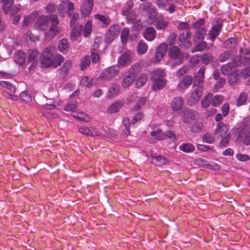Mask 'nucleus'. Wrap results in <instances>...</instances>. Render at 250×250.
Here are the masks:
<instances>
[{
	"label": "nucleus",
	"mask_w": 250,
	"mask_h": 250,
	"mask_svg": "<svg viewBox=\"0 0 250 250\" xmlns=\"http://www.w3.org/2000/svg\"><path fill=\"white\" fill-rule=\"evenodd\" d=\"M248 96V94L245 92L240 93L236 101V105L239 106L244 104L247 100Z\"/></svg>",
	"instance_id": "a19ab883"
},
{
	"label": "nucleus",
	"mask_w": 250,
	"mask_h": 250,
	"mask_svg": "<svg viewBox=\"0 0 250 250\" xmlns=\"http://www.w3.org/2000/svg\"><path fill=\"white\" fill-rule=\"evenodd\" d=\"M184 104V99L181 96L173 98L171 102L170 106L172 110L177 111L181 109Z\"/></svg>",
	"instance_id": "4468645a"
},
{
	"label": "nucleus",
	"mask_w": 250,
	"mask_h": 250,
	"mask_svg": "<svg viewBox=\"0 0 250 250\" xmlns=\"http://www.w3.org/2000/svg\"><path fill=\"white\" fill-rule=\"evenodd\" d=\"M237 44V40L233 38H230L223 42V45L225 48H233Z\"/></svg>",
	"instance_id": "72a5a7b5"
},
{
	"label": "nucleus",
	"mask_w": 250,
	"mask_h": 250,
	"mask_svg": "<svg viewBox=\"0 0 250 250\" xmlns=\"http://www.w3.org/2000/svg\"><path fill=\"white\" fill-rule=\"evenodd\" d=\"M42 65L43 67H49L50 66L53 67V60L52 56L50 53H47L45 55L43 54V58L41 62Z\"/></svg>",
	"instance_id": "4be33fe9"
},
{
	"label": "nucleus",
	"mask_w": 250,
	"mask_h": 250,
	"mask_svg": "<svg viewBox=\"0 0 250 250\" xmlns=\"http://www.w3.org/2000/svg\"><path fill=\"white\" fill-rule=\"evenodd\" d=\"M213 61V58L211 54L209 53H204L202 56V62L205 64H208L212 63Z\"/></svg>",
	"instance_id": "603ef678"
},
{
	"label": "nucleus",
	"mask_w": 250,
	"mask_h": 250,
	"mask_svg": "<svg viewBox=\"0 0 250 250\" xmlns=\"http://www.w3.org/2000/svg\"><path fill=\"white\" fill-rule=\"evenodd\" d=\"M0 85L3 87H5L9 89L11 92L13 93L15 92L16 90V88L14 85L7 81H0Z\"/></svg>",
	"instance_id": "864d4df0"
},
{
	"label": "nucleus",
	"mask_w": 250,
	"mask_h": 250,
	"mask_svg": "<svg viewBox=\"0 0 250 250\" xmlns=\"http://www.w3.org/2000/svg\"><path fill=\"white\" fill-rule=\"evenodd\" d=\"M147 48V45L143 41H140L138 44L137 52L140 54H144L146 52Z\"/></svg>",
	"instance_id": "49530a36"
},
{
	"label": "nucleus",
	"mask_w": 250,
	"mask_h": 250,
	"mask_svg": "<svg viewBox=\"0 0 250 250\" xmlns=\"http://www.w3.org/2000/svg\"><path fill=\"white\" fill-rule=\"evenodd\" d=\"M144 113L142 112H139L136 114L131 121V124L134 125L137 122H140L144 118Z\"/></svg>",
	"instance_id": "0e129e2a"
},
{
	"label": "nucleus",
	"mask_w": 250,
	"mask_h": 250,
	"mask_svg": "<svg viewBox=\"0 0 250 250\" xmlns=\"http://www.w3.org/2000/svg\"><path fill=\"white\" fill-rule=\"evenodd\" d=\"M211 105L214 106H217L221 104L223 101V98L222 96L220 95H216L213 96L212 95V98H211Z\"/></svg>",
	"instance_id": "8fccbe9b"
},
{
	"label": "nucleus",
	"mask_w": 250,
	"mask_h": 250,
	"mask_svg": "<svg viewBox=\"0 0 250 250\" xmlns=\"http://www.w3.org/2000/svg\"><path fill=\"white\" fill-rule=\"evenodd\" d=\"M167 50V46L165 43H162L158 46L155 52V58L158 61H160L163 58Z\"/></svg>",
	"instance_id": "2eb2a0df"
},
{
	"label": "nucleus",
	"mask_w": 250,
	"mask_h": 250,
	"mask_svg": "<svg viewBox=\"0 0 250 250\" xmlns=\"http://www.w3.org/2000/svg\"><path fill=\"white\" fill-rule=\"evenodd\" d=\"M92 30V23L90 21H87L84 26V32L83 35L84 37H88L91 32Z\"/></svg>",
	"instance_id": "5fc2aeb1"
},
{
	"label": "nucleus",
	"mask_w": 250,
	"mask_h": 250,
	"mask_svg": "<svg viewBox=\"0 0 250 250\" xmlns=\"http://www.w3.org/2000/svg\"><path fill=\"white\" fill-rule=\"evenodd\" d=\"M229 128V126L228 124L223 122H219L217 124L213 133L214 134H218L220 138H222L224 136L226 135Z\"/></svg>",
	"instance_id": "ddd939ff"
},
{
	"label": "nucleus",
	"mask_w": 250,
	"mask_h": 250,
	"mask_svg": "<svg viewBox=\"0 0 250 250\" xmlns=\"http://www.w3.org/2000/svg\"><path fill=\"white\" fill-rule=\"evenodd\" d=\"M120 87L119 84L115 83H112L109 89V92L110 94V97L114 98L116 96L119 92Z\"/></svg>",
	"instance_id": "de8ad7c7"
},
{
	"label": "nucleus",
	"mask_w": 250,
	"mask_h": 250,
	"mask_svg": "<svg viewBox=\"0 0 250 250\" xmlns=\"http://www.w3.org/2000/svg\"><path fill=\"white\" fill-rule=\"evenodd\" d=\"M133 5L134 2L132 0H127L121 12L122 15L124 16H127V15L130 13Z\"/></svg>",
	"instance_id": "2f4dec72"
},
{
	"label": "nucleus",
	"mask_w": 250,
	"mask_h": 250,
	"mask_svg": "<svg viewBox=\"0 0 250 250\" xmlns=\"http://www.w3.org/2000/svg\"><path fill=\"white\" fill-rule=\"evenodd\" d=\"M58 49L62 52L67 51L68 49V45L67 41L66 39H62L60 40L58 44Z\"/></svg>",
	"instance_id": "3c124183"
},
{
	"label": "nucleus",
	"mask_w": 250,
	"mask_h": 250,
	"mask_svg": "<svg viewBox=\"0 0 250 250\" xmlns=\"http://www.w3.org/2000/svg\"><path fill=\"white\" fill-rule=\"evenodd\" d=\"M166 76L165 71L161 69H156L153 71L150 74L151 81L154 80H166L164 77Z\"/></svg>",
	"instance_id": "6ab92c4d"
},
{
	"label": "nucleus",
	"mask_w": 250,
	"mask_h": 250,
	"mask_svg": "<svg viewBox=\"0 0 250 250\" xmlns=\"http://www.w3.org/2000/svg\"><path fill=\"white\" fill-rule=\"evenodd\" d=\"M49 20L50 21L51 24L50 25L49 30L45 33V35L47 39L51 40L60 33L61 28L58 26L59 21L56 15L50 16Z\"/></svg>",
	"instance_id": "7ed1b4c3"
},
{
	"label": "nucleus",
	"mask_w": 250,
	"mask_h": 250,
	"mask_svg": "<svg viewBox=\"0 0 250 250\" xmlns=\"http://www.w3.org/2000/svg\"><path fill=\"white\" fill-rule=\"evenodd\" d=\"M203 91V87L201 85L195 87L191 92L187 101L188 104L192 105L197 103L201 99Z\"/></svg>",
	"instance_id": "0eeeda50"
},
{
	"label": "nucleus",
	"mask_w": 250,
	"mask_h": 250,
	"mask_svg": "<svg viewBox=\"0 0 250 250\" xmlns=\"http://www.w3.org/2000/svg\"><path fill=\"white\" fill-rule=\"evenodd\" d=\"M119 71L117 66L109 67L101 73L98 79L102 81H110L117 75Z\"/></svg>",
	"instance_id": "20e7f679"
},
{
	"label": "nucleus",
	"mask_w": 250,
	"mask_h": 250,
	"mask_svg": "<svg viewBox=\"0 0 250 250\" xmlns=\"http://www.w3.org/2000/svg\"><path fill=\"white\" fill-rule=\"evenodd\" d=\"M192 36L189 31H186V33H182L178 38V44L181 47L189 48L192 45V42L189 40Z\"/></svg>",
	"instance_id": "423d86ee"
},
{
	"label": "nucleus",
	"mask_w": 250,
	"mask_h": 250,
	"mask_svg": "<svg viewBox=\"0 0 250 250\" xmlns=\"http://www.w3.org/2000/svg\"><path fill=\"white\" fill-rule=\"evenodd\" d=\"M168 56L171 60L173 61L171 66L175 67L182 64L184 62V59L188 57V54L182 52L178 46L174 45L169 48Z\"/></svg>",
	"instance_id": "f257e3e1"
},
{
	"label": "nucleus",
	"mask_w": 250,
	"mask_h": 250,
	"mask_svg": "<svg viewBox=\"0 0 250 250\" xmlns=\"http://www.w3.org/2000/svg\"><path fill=\"white\" fill-rule=\"evenodd\" d=\"M130 31L129 28L125 27L124 28L121 33V39L123 44H125L128 39Z\"/></svg>",
	"instance_id": "a18cd8bd"
},
{
	"label": "nucleus",
	"mask_w": 250,
	"mask_h": 250,
	"mask_svg": "<svg viewBox=\"0 0 250 250\" xmlns=\"http://www.w3.org/2000/svg\"><path fill=\"white\" fill-rule=\"evenodd\" d=\"M207 30L205 28H201L197 29L195 33L194 37V42H196L199 41L203 40L206 35Z\"/></svg>",
	"instance_id": "cd10ccee"
},
{
	"label": "nucleus",
	"mask_w": 250,
	"mask_h": 250,
	"mask_svg": "<svg viewBox=\"0 0 250 250\" xmlns=\"http://www.w3.org/2000/svg\"><path fill=\"white\" fill-rule=\"evenodd\" d=\"M231 57V54L229 51H225L222 53L219 56V60L220 62H225Z\"/></svg>",
	"instance_id": "6e6d98bb"
},
{
	"label": "nucleus",
	"mask_w": 250,
	"mask_h": 250,
	"mask_svg": "<svg viewBox=\"0 0 250 250\" xmlns=\"http://www.w3.org/2000/svg\"><path fill=\"white\" fill-rule=\"evenodd\" d=\"M234 64L232 63H228L223 65L221 68V71L224 75H229L233 73L232 69L234 66Z\"/></svg>",
	"instance_id": "f704fd0d"
},
{
	"label": "nucleus",
	"mask_w": 250,
	"mask_h": 250,
	"mask_svg": "<svg viewBox=\"0 0 250 250\" xmlns=\"http://www.w3.org/2000/svg\"><path fill=\"white\" fill-rule=\"evenodd\" d=\"M72 116L80 121L85 122L89 121L90 120L88 115L84 114L83 112H80L78 113H74L72 115Z\"/></svg>",
	"instance_id": "37998d69"
},
{
	"label": "nucleus",
	"mask_w": 250,
	"mask_h": 250,
	"mask_svg": "<svg viewBox=\"0 0 250 250\" xmlns=\"http://www.w3.org/2000/svg\"><path fill=\"white\" fill-rule=\"evenodd\" d=\"M136 78V75L132 72H128V74L123 79L122 82V86L125 88L128 87L134 83Z\"/></svg>",
	"instance_id": "dca6fc26"
},
{
	"label": "nucleus",
	"mask_w": 250,
	"mask_h": 250,
	"mask_svg": "<svg viewBox=\"0 0 250 250\" xmlns=\"http://www.w3.org/2000/svg\"><path fill=\"white\" fill-rule=\"evenodd\" d=\"M94 3V0H85L81 8L82 12L85 15H88L91 11Z\"/></svg>",
	"instance_id": "f3484780"
},
{
	"label": "nucleus",
	"mask_w": 250,
	"mask_h": 250,
	"mask_svg": "<svg viewBox=\"0 0 250 250\" xmlns=\"http://www.w3.org/2000/svg\"><path fill=\"white\" fill-rule=\"evenodd\" d=\"M179 148L181 150L186 153L192 152L195 149L193 145L190 143L183 144L179 146Z\"/></svg>",
	"instance_id": "79ce46f5"
},
{
	"label": "nucleus",
	"mask_w": 250,
	"mask_h": 250,
	"mask_svg": "<svg viewBox=\"0 0 250 250\" xmlns=\"http://www.w3.org/2000/svg\"><path fill=\"white\" fill-rule=\"evenodd\" d=\"M83 26L81 24H76L72 30L70 37L72 41H76L81 35Z\"/></svg>",
	"instance_id": "412c9836"
},
{
	"label": "nucleus",
	"mask_w": 250,
	"mask_h": 250,
	"mask_svg": "<svg viewBox=\"0 0 250 250\" xmlns=\"http://www.w3.org/2000/svg\"><path fill=\"white\" fill-rule=\"evenodd\" d=\"M230 135V133H228L226 134L225 136H224V137L220 142L219 145L220 146L225 147L227 146V145L229 143V142Z\"/></svg>",
	"instance_id": "774afa93"
},
{
	"label": "nucleus",
	"mask_w": 250,
	"mask_h": 250,
	"mask_svg": "<svg viewBox=\"0 0 250 250\" xmlns=\"http://www.w3.org/2000/svg\"><path fill=\"white\" fill-rule=\"evenodd\" d=\"M124 103L122 101H118L111 105L108 108L107 113L111 114L117 112L122 108Z\"/></svg>",
	"instance_id": "a878e982"
},
{
	"label": "nucleus",
	"mask_w": 250,
	"mask_h": 250,
	"mask_svg": "<svg viewBox=\"0 0 250 250\" xmlns=\"http://www.w3.org/2000/svg\"><path fill=\"white\" fill-rule=\"evenodd\" d=\"M213 26L209 32L210 39L213 42L219 35L223 26V21L220 19L212 21Z\"/></svg>",
	"instance_id": "6e6552de"
},
{
	"label": "nucleus",
	"mask_w": 250,
	"mask_h": 250,
	"mask_svg": "<svg viewBox=\"0 0 250 250\" xmlns=\"http://www.w3.org/2000/svg\"><path fill=\"white\" fill-rule=\"evenodd\" d=\"M72 67V62L70 60L66 61L60 69V75L64 77L66 75Z\"/></svg>",
	"instance_id": "473e14b6"
},
{
	"label": "nucleus",
	"mask_w": 250,
	"mask_h": 250,
	"mask_svg": "<svg viewBox=\"0 0 250 250\" xmlns=\"http://www.w3.org/2000/svg\"><path fill=\"white\" fill-rule=\"evenodd\" d=\"M121 28L117 24L110 26L106 33L104 41L106 43H110L119 35Z\"/></svg>",
	"instance_id": "39448f33"
},
{
	"label": "nucleus",
	"mask_w": 250,
	"mask_h": 250,
	"mask_svg": "<svg viewBox=\"0 0 250 250\" xmlns=\"http://www.w3.org/2000/svg\"><path fill=\"white\" fill-rule=\"evenodd\" d=\"M190 67L188 65H184L179 68L176 72V75L177 77H181L187 73L189 70Z\"/></svg>",
	"instance_id": "4d7b16f0"
},
{
	"label": "nucleus",
	"mask_w": 250,
	"mask_h": 250,
	"mask_svg": "<svg viewBox=\"0 0 250 250\" xmlns=\"http://www.w3.org/2000/svg\"><path fill=\"white\" fill-rule=\"evenodd\" d=\"M21 5L19 4L13 5L12 7L10 8V10L9 12L10 15L11 16L15 15L16 14H17L20 11V10L21 9Z\"/></svg>",
	"instance_id": "69168bd1"
},
{
	"label": "nucleus",
	"mask_w": 250,
	"mask_h": 250,
	"mask_svg": "<svg viewBox=\"0 0 250 250\" xmlns=\"http://www.w3.org/2000/svg\"><path fill=\"white\" fill-rule=\"evenodd\" d=\"M147 101V98L143 97L140 98L132 107V110L134 111H137L139 110L142 107L145 105Z\"/></svg>",
	"instance_id": "c9c22d12"
},
{
	"label": "nucleus",
	"mask_w": 250,
	"mask_h": 250,
	"mask_svg": "<svg viewBox=\"0 0 250 250\" xmlns=\"http://www.w3.org/2000/svg\"><path fill=\"white\" fill-rule=\"evenodd\" d=\"M151 88L154 91H158L163 89L166 85V80H154Z\"/></svg>",
	"instance_id": "c756f323"
},
{
	"label": "nucleus",
	"mask_w": 250,
	"mask_h": 250,
	"mask_svg": "<svg viewBox=\"0 0 250 250\" xmlns=\"http://www.w3.org/2000/svg\"><path fill=\"white\" fill-rule=\"evenodd\" d=\"M143 36L148 41H152L155 39L156 36V32L153 27H149L146 29L143 32Z\"/></svg>",
	"instance_id": "aec40b11"
},
{
	"label": "nucleus",
	"mask_w": 250,
	"mask_h": 250,
	"mask_svg": "<svg viewBox=\"0 0 250 250\" xmlns=\"http://www.w3.org/2000/svg\"><path fill=\"white\" fill-rule=\"evenodd\" d=\"M25 54L21 50H19L15 53L14 60L15 62L20 65L23 64L25 61Z\"/></svg>",
	"instance_id": "5701e85b"
},
{
	"label": "nucleus",
	"mask_w": 250,
	"mask_h": 250,
	"mask_svg": "<svg viewBox=\"0 0 250 250\" xmlns=\"http://www.w3.org/2000/svg\"><path fill=\"white\" fill-rule=\"evenodd\" d=\"M240 79V76L239 74L236 72H233V73L229 75V83L230 85H234L237 84Z\"/></svg>",
	"instance_id": "c03bdc74"
},
{
	"label": "nucleus",
	"mask_w": 250,
	"mask_h": 250,
	"mask_svg": "<svg viewBox=\"0 0 250 250\" xmlns=\"http://www.w3.org/2000/svg\"><path fill=\"white\" fill-rule=\"evenodd\" d=\"M168 25V22L162 19H158L156 21V27L158 30H164L166 29Z\"/></svg>",
	"instance_id": "09e8293b"
},
{
	"label": "nucleus",
	"mask_w": 250,
	"mask_h": 250,
	"mask_svg": "<svg viewBox=\"0 0 250 250\" xmlns=\"http://www.w3.org/2000/svg\"><path fill=\"white\" fill-rule=\"evenodd\" d=\"M95 18L96 19L98 20V21L103 23V26L104 27H107L108 26L111 21L110 17L106 15L97 14L95 15Z\"/></svg>",
	"instance_id": "b1692460"
},
{
	"label": "nucleus",
	"mask_w": 250,
	"mask_h": 250,
	"mask_svg": "<svg viewBox=\"0 0 250 250\" xmlns=\"http://www.w3.org/2000/svg\"><path fill=\"white\" fill-rule=\"evenodd\" d=\"M199 117L197 111L191 109H186L183 111L182 118L185 123L190 124L198 120Z\"/></svg>",
	"instance_id": "1a4fd4ad"
},
{
	"label": "nucleus",
	"mask_w": 250,
	"mask_h": 250,
	"mask_svg": "<svg viewBox=\"0 0 250 250\" xmlns=\"http://www.w3.org/2000/svg\"><path fill=\"white\" fill-rule=\"evenodd\" d=\"M205 71V68L204 67H201L198 70V72L195 76V80L194 82V84L195 85H199L203 83L204 79Z\"/></svg>",
	"instance_id": "bb28decb"
},
{
	"label": "nucleus",
	"mask_w": 250,
	"mask_h": 250,
	"mask_svg": "<svg viewBox=\"0 0 250 250\" xmlns=\"http://www.w3.org/2000/svg\"><path fill=\"white\" fill-rule=\"evenodd\" d=\"M157 15L158 13L157 12L156 8L155 6H153V7L148 11V17L151 20H154L156 19Z\"/></svg>",
	"instance_id": "680f3d73"
},
{
	"label": "nucleus",
	"mask_w": 250,
	"mask_h": 250,
	"mask_svg": "<svg viewBox=\"0 0 250 250\" xmlns=\"http://www.w3.org/2000/svg\"><path fill=\"white\" fill-rule=\"evenodd\" d=\"M152 163L159 167H162L168 163L167 159L162 155L158 156H153L151 155Z\"/></svg>",
	"instance_id": "a211bd4d"
},
{
	"label": "nucleus",
	"mask_w": 250,
	"mask_h": 250,
	"mask_svg": "<svg viewBox=\"0 0 250 250\" xmlns=\"http://www.w3.org/2000/svg\"><path fill=\"white\" fill-rule=\"evenodd\" d=\"M131 53L130 51L125 52L123 53L118 60V66L124 67L129 65L132 62Z\"/></svg>",
	"instance_id": "9b49d317"
},
{
	"label": "nucleus",
	"mask_w": 250,
	"mask_h": 250,
	"mask_svg": "<svg viewBox=\"0 0 250 250\" xmlns=\"http://www.w3.org/2000/svg\"><path fill=\"white\" fill-rule=\"evenodd\" d=\"M207 43L205 42H201L195 46L194 49L191 50V52L203 51L207 47Z\"/></svg>",
	"instance_id": "13d9d810"
},
{
	"label": "nucleus",
	"mask_w": 250,
	"mask_h": 250,
	"mask_svg": "<svg viewBox=\"0 0 250 250\" xmlns=\"http://www.w3.org/2000/svg\"><path fill=\"white\" fill-rule=\"evenodd\" d=\"M211 98H212V94L211 93H209L204 97L201 101L202 106L207 108L210 104H211Z\"/></svg>",
	"instance_id": "4c0bfd02"
},
{
	"label": "nucleus",
	"mask_w": 250,
	"mask_h": 250,
	"mask_svg": "<svg viewBox=\"0 0 250 250\" xmlns=\"http://www.w3.org/2000/svg\"><path fill=\"white\" fill-rule=\"evenodd\" d=\"M0 1L2 3V11L5 14H7L14 4V0H0Z\"/></svg>",
	"instance_id": "393cba45"
},
{
	"label": "nucleus",
	"mask_w": 250,
	"mask_h": 250,
	"mask_svg": "<svg viewBox=\"0 0 250 250\" xmlns=\"http://www.w3.org/2000/svg\"><path fill=\"white\" fill-rule=\"evenodd\" d=\"M34 21L29 15L24 16L22 21V27L27 28L29 25L32 23Z\"/></svg>",
	"instance_id": "052dcab7"
},
{
	"label": "nucleus",
	"mask_w": 250,
	"mask_h": 250,
	"mask_svg": "<svg viewBox=\"0 0 250 250\" xmlns=\"http://www.w3.org/2000/svg\"><path fill=\"white\" fill-rule=\"evenodd\" d=\"M192 83V78L189 75L185 76L178 83L177 89L181 92H184L188 88Z\"/></svg>",
	"instance_id": "f8f14e48"
},
{
	"label": "nucleus",
	"mask_w": 250,
	"mask_h": 250,
	"mask_svg": "<svg viewBox=\"0 0 250 250\" xmlns=\"http://www.w3.org/2000/svg\"><path fill=\"white\" fill-rule=\"evenodd\" d=\"M203 125L201 122H197L194 124L191 127V131L194 133H198L202 129Z\"/></svg>",
	"instance_id": "bf43d9fd"
},
{
	"label": "nucleus",
	"mask_w": 250,
	"mask_h": 250,
	"mask_svg": "<svg viewBox=\"0 0 250 250\" xmlns=\"http://www.w3.org/2000/svg\"><path fill=\"white\" fill-rule=\"evenodd\" d=\"M250 123L248 120L243 121L241 126V129L239 133L238 139L242 142L245 146L250 145Z\"/></svg>",
	"instance_id": "f03ea898"
},
{
	"label": "nucleus",
	"mask_w": 250,
	"mask_h": 250,
	"mask_svg": "<svg viewBox=\"0 0 250 250\" xmlns=\"http://www.w3.org/2000/svg\"><path fill=\"white\" fill-rule=\"evenodd\" d=\"M21 99L24 102H28L31 100V97L28 91H24L20 94Z\"/></svg>",
	"instance_id": "338daca9"
},
{
	"label": "nucleus",
	"mask_w": 250,
	"mask_h": 250,
	"mask_svg": "<svg viewBox=\"0 0 250 250\" xmlns=\"http://www.w3.org/2000/svg\"><path fill=\"white\" fill-rule=\"evenodd\" d=\"M203 140L207 143L211 144L214 142L215 139L212 135L209 133H207L203 135Z\"/></svg>",
	"instance_id": "e2e57ef3"
},
{
	"label": "nucleus",
	"mask_w": 250,
	"mask_h": 250,
	"mask_svg": "<svg viewBox=\"0 0 250 250\" xmlns=\"http://www.w3.org/2000/svg\"><path fill=\"white\" fill-rule=\"evenodd\" d=\"M48 19L49 18L44 15L39 16L34 24V28L39 31L46 30L48 27Z\"/></svg>",
	"instance_id": "9d476101"
},
{
	"label": "nucleus",
	"mask_w": 250,
	"mask_h": 250,
	"mask_svg": "<svg viewBox=\"0 0 250 250\" xmlns=\"http://www.w3.org/2000/svg\"><path fill=\"white\" fill-rule=\"evenodd\" d=\"M90 64V59L88 56H85L83 57L81 60V63L80 64V69L81 70H84Z\"/></svg>",
	"instance_id": "e433bc0d"
},
{
	"label": "nucleus",
	"mask_w": 250,
	"mask_h": 250,
	"mask_svg": "<svg viewBox=\"0 0 250 250\" xmlns=\"http://www.w3.org/2000/svg\"><path fill=\"white\" fill-rule=\"evenodd\" d=\"M53 60V67L54 68L57 67L58 66L60 65L64 59L63 57L60 54H57L52 56Z\"/></svg>",
	"instance_id": "58836bf2"
},
{
	"label": "nucleus",
	"mask_w": 250,
	"mask_h": 250,
	"mask_svg": "<svg viewBox=\"0 0 250 250\" xmlns=\"http://www.w3.org/2000/svg\"><path fill=\"white\" fill-rule=\"evenodd\" d=\"M148 79V75L146 73L141 74L136 80L135 87L140 88L143 86L146 82Z\"/></svg>",
	"instance_id": "c85d7f7f"
},
{
	"label": "nucleus",
	"mask_w": 250,
	"mask_h": 250,
	"mask_svg": "<svg viewBox=\"0 0 250 250\" xmlns=\"http://www.w3.org/2000/svg\"><path fill=\"white\" fill-rule=\"evenodd\" d=\"M167 138H170L175 140L176 137L174 132L172 131H166L160 134L157 137V140H164Z\"/></svg>",
	"instance_id": "7c9ffc66"
},
{
	"label": "nucleus",
	"mask_w": 250,
	"mask_h": 250,
	"mask_svg": "<svg viewBox=\"0 0 250 250\" xmlns=\"http://www.w3.org/2000/svg\"><path fill=\"white\" fill-rule=\"evenodd\" d=\"M143 63L141 62L134 63L129 69L128 72H132L136 75L141 71Z\"/></svg>",
	"instance_id": "ea45409f"
}]
</instances>
